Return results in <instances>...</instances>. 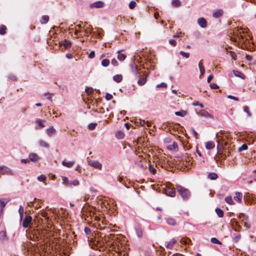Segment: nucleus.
Here are the masks:
<instances>
[{
  "instance_id": "obj_1",
  "label": "nucleus",
  "mask_w": 256,
  "mask_h": 256,
  "mask_svg": "<svg viewBox=\"0 0 256 256\" xmlns=\"http://www.w3.org/2000/svg\"><path fill=\"white\" fill-rule=\"evenodd\" d=\"M176 188L178 194L184 200H186L189 199L190 196V192L188 189L179 185L176 186Z\"/></svg>"
},
{
  "instance_id": "obj_2",
  "label": "nucleus",
  "mask_w": 256,
  "mask_h": 256,
  "mask_svg": "<svg viewBox=\"0 0 256 256\" xmlns=\"http://www.w3.org/2000/svg\"><path fill=\"white\" fill-rule=\"evenodd\" d=\"M2 175H13L14 172L12 170L9 168L2 166H0V176Z\"/></svg>"
},
{
  "instance_id": "obj_3",
  "label": "nucleus",
  "mask_w": 256,
  "mask_h": 256,
  "mask_svg": "<svg viewBox=\"0 0 256 256\" xmlns=\"http://www.w3.org/2000/svg\"><path fill=\"white\" fill-rule=\"evenodd\" d=\"M88 165L90 166L101 170L102 169V164L100 163L98 160H89L88 161Z\"/></svg>"
},
{
  "instance_id": "obj_4",
  "label": "nucleus",
  "mask_w": 256,
  "mask_h": 256,
  "mask_svg": "<svg viewBox=\"0 0 256 256\" xmlns=\"http://www.w3.org/2000/svg\"><path fill=\"white\" fill-rule=\"evenodd\" d=\"M32 221V218L30 216H26L24 220L22 222V226L24 228H27L29 226L30 224Z\"/></svg>"
},
{
  "instance_id": "obj_5",
  "label": "nucleus",
  "mask_w": 256,
  "mask_h": 256,
  "mask_svg": "<svg viewBox=\"0 0 256 256\" xmlns=\"http://www.w3.org/2000/svg\"><path fill=\"white\" fill-rule=\"evenodd\" d=\"M240 218L242 219V224L244 227L248 228L250 227V224L248 222V218L244 214H240Z\"/></svg>"
},
{
  "instance_id": "obj_6",
  "label": "nucleus",
  "mask_w": 256,
  "mask_h": 256,
  "mask_svg": "<svg viewBox=\"0 0 256 256\" xmlns=\"http://www.w3.org/2000/svg\"><path fill=\"white\" fill-rule=\"evenodd\" d=\"M164 193L166 195L170 197H174L176 195L174 190L170 187H167L164 189Z\"/></svg>"
},
{
  "instance_id": "obj_7",
  "label": "nucleus",
  "mask_w": 256,
  "mask_h": 256,
  "mask_svg": "<svg viewBox=\"0 0 256 256\" xmlns=\"http://www.w3.org/2000/svg\"><path fill=\"white\" fill-rule=\"evenodd\" d=\"M177 240L175 238H173L169 242H165V246L168 249L171 250L173 248Z\"/></svg>"
},
{
  "instance_id": "obj_8",
  "label": "nucleus",
  "mask_w": 256,
  "mask_h": 256,
  "mask_svg": "<svg viewBox=\"0 0 256 256\" xmlns=\"http://www.w3.org/2000/svg\"><path fill=\"white\" fill-rule=\"evenodd\" d=\"M28 158L30 160L34 162H38L40 159V158L35 153H30Z\"/></svg>"
},
{
  "instance_id": "obj_9",
  "label": "nucleus",
  "mask_w": 256,
  "mask_h": 256,
  "mask_svg": "<svg viewBox=\"0 0 256 256\" xmlns=\"http://www.w3.org/2000/svg\"><path fill=\"white\" fill-rule=\"evenodd\" d=\"M46 122L45 120L37 118L36 120V122L38 124V126H36V129L43 128L45 126L44 123Z\"/></svg>"
},
{
  "instance_id": "obj_10",
  "label": "nucleus",
  "mask_w": 256,
  "mask_h": 256,
  "mask_svg": "<svg viewBox=\"0 0 256 256\" xmlns=\"http://www.w3.org/2000/svg\"><path fill=\"white\" fill-rule=\"evenodd\" d=\"M140 77L139 80H138V84L140 86L144 85L146 82V75L144 74V76H141L140 74H138Z\"/></svg>"
},
{
  "instance_id": "obj_11",
  "label": "nucleus",
  "mask_w": 256,
  "mask_h": 256,
  "mask_svg": "<svg viewBox=\"0 0 256 256\" xmlns=\"http://www.w3.org/2000/svg\"><path fill=\"white\" fill-rule=\"evenodd\" d=\"M198 23L199 26L202 28H205L207 26V22L205 18H198Z\"/></svg>"
},
{
  "instance_id": "obj_12",
  "label": "nucleus",
  "mask_w": 256,
  "mask_h": 256,
  "mask_svg": "<svg viewBox=\"0 0 256 256\" xmlns=\"http://www.w3.org/2000/svg\"><path fill=\"white\" fill-rule=\"evenodd\" d=\"M199 114L203 117L206 118H212V115L206 110H202L199 112Z\"/></svg>"
},
{
  "instance_id": "obj_13",
  "label": "nucleus",
  "mask_w": 256,
  "mask_h": 256,
  "mask_svg": "<svg viewBox=\"0 0 256 256\" xmlns=\"http://www.w3.org/2000/svg\"><path fill=\"white\" fill-rule=\"evenodd\" d=\"M56 132V130L52 126H50L46 130V134L49 137H52V136H53L55 134Z\"/></svg>"
},
{
  "instance_id": "obj_14",
  "label": "nucleus",
  "mask_w": 256,
  "mask_h": 256,
  "mask_svg": "<svg viewBox=\"0 0 256 256\" xmlns=\"http://www.w3.org/2000/svg\"><path fill=\"white\" fill-rule=\"evenodd\" d=\"M104 6V3L102 1H98L90 4V7H94L96 8H102Z\"/></svg>"
},
{
  "instance_id": "obj_15",
  "label": "nucleus",
  "mask_w": 256,
  "mask_h": 256,
  "mask_svg": "<svg viewBox=\"0 0 256 256\" xmlns=\"http://www.w3.org/2000/svg\"><path fill=\"white\" fill-rule=\"evenodd\" d=\"M79 184H80L79 181L77 179H74L73 180H69L68 182H67V183H66V186H77L79 185Z\"/></svg>"
},
{
  "instance_id": "obj_16",
  "label": "nucleus",
  "mask_w": 256,
  "mask_h": 256,
  "mask_svg": "<svg viewBox=\"0 0 256 256\" xmlns=\"http://www.w3.org/2000/svg\"><path fill=\"white\" fill-rule=\"evenodd\" d=\"M131 69L132 72L134 74L137 76H139L138 74H140L139 72H138V68L136 66V65L134 63H132L130 64Z\"/></svg>"
},
{
  "instance_id": "obj_17",
  "label": "nucleus",
  "mask_w": 256,
  "mask_h": 256,
  "mask_svg": "<svg viewBox=\"0 0 256 256\" xmlns=\"http://www.w3.org/2000/svg\"><path fill=\"white\" fill-rule=\"evenodd\" d=\"M223 14V10L221 9L217 10L213 12V16L215 18L220 17Z\"/></svg>"
},
{
  "instance_id": "obj_18",
  "label": "nucleus",
  "mask_w": 256,
  "mask_h": 256,
  "mask_svg": "<svg viewBox=\"0 0 256 256\" xmlns=\"http://www.w3.org/2000/svg\"><path fill=\"white\" fill-rule=\"evenodd\" d=\"M38 144L41 147H44L46 148H50V144L46 142L42 139L38 140Z\"/></svg>"
},
{
  "instance_id": "obj_19",
  "label": "nucleus",
  "mask_w": 256,
  "mask_h": 256,
  "mask_svg": "<svg viewBox=\"0 0 256 256\" xmlns=\"http://www.w3.org/2000/svg\"><path fill=\"white\" fill-rule=\"evenodd\" d=\"M180 242L182 244H192L191 240L188 238H182L180 239Z\"/></svg>"
},
{
  "instance_id": "obj_20",
  "label": "nucleus",
  "mask_w": 256,
  "mask_h": 256,
  "mask_svg": "<svg viewBox=\"0 0 256 256\" xmlns=\"http://www.w3.org/2000/svg\"><path fill=\"white\" fill-rule=\"evenodd\" d=\"M60 45H63L66 49L70 48L72 46V42L70 41L64 40L60 42Z\"/></svg>"
},
{
  "instance_id": "obj_21",
  "label": "nucleus",
  "mask_w": 256,
  "mask_h": 256,
  "mask_svg": "<svg viewBox=\"0 0 256 256\" xmlns=\"http://www.w3.org/2000/svg\"><path fill=\"white\" fill-rule=\"evenodd\" d=\"M234 74L236 77H238L241 78L242 79H244L245 78V76L240 72L236 70H233Z\"/></svg>"
},
{
  "instance_id": "obj_22",
  "label": "nucleus",
  "mask_w": 256,
  "mask_h": 256,
  "mask_svg": "<svg viewBox=\"0 0 256 256\" xmlns=\"http://www.w3.org/2000/svg\"><path fill=\"white\" fill-rule=\"evenodd\" d=\"M74 161L66 162V160H63L62 162V164L68 168H72L74 165Z\"/></svg>"
},
{
  "instance_id": "obj_23",
  "label": "nucleus",
  "mask_w": 256,
  "mask_h": 256,
  "mask_svg": "<svg viewBox=\"0 0 256 256\" xmlns=\"http://www.w3.org/2000/svg\"><path fill=\"white\" fill-rule=\"evenodd\" d=\"M198 66L200 68V76H204V72H205V68L202 62V60H200L199 62V63L198 64Z\"/></svg>"
},
{
  "instance_id": "obj_24",
  "label": "nucleus",
  "mask_w": 256,
  "mask_h": 256,
  "mask_svg": "<svg viewBox=\"0 0 256 256\" xmlns=\"http://www.w3.org/2000/svg\"><path fill=\"white\" fill-rule=\"evenodd\" d=\"M242 198V194L241 192H236L235 194V196L234 198L235 200L238 201V202H240Z\"/></svg>"
},
{
  "instance_id": "obj_25",
  "label": "nucleus",
  "mask_w": 256,
  "mask_h": 256,
  "mask_svg": "<svg viewBox=\"0 0 256 256\" xmlns=\"http://www.w3.org/2000/svg\"><path fill=\"white\" fill-rule=\"evenodd\" d=\"M214 144L212 142H208L206 143V148L207 150H212L214 148Z\"/></svg>"
},
{
  "instance_id": "obj_26",
  "label": "nucleus",
  "mask_w": 256,
  "mask_h": 256,
  "mask_svg": "<svg viewBox=\"0 0 256 256\" xmlns=\"http://www.w3.org/2000/svg\"><path fill=\"white\" fill-rule=\"evenodd\" d=\"M187 112L184 110H181L180 111L176 112L175 114L177 116L184 117L187 114Z\"/></svg>"
},
{
  "instance_id": "obj_27",
  "label": "nucleus",
  "mask_w": 256,
  "mask_h": 256,
  "mask_svg": "<svg viewBox=\"0 0 256 256\" xmlns=\"http://www.w3.org/2000/svg\"><path fill=\"white\" fill-rule=\"evenodd\" d=\"M136 123L142 126H144L146 124L147 126L149 127L150 126V124L148 122H146L144 120L142 119H139L138 121L136 122Z\"/></svg>"
},
{
  "instance_id": "obj_28",
  "label": "nucleus",
  "mask_w": 256,
  "mask_h": 256,
  "mask_svg": "<svg viewBox=\"0 0 256 256\" xmlns=\"http://www.w3.org/2000/svg\"><path fill=\"white\" fill-rule=\"evenodd\" d=\"M135 230H136V236L138 237V238H141L142 236V228L138 226V227H136L135 228Z\"/></svg>"
},
{
  "instance_id": "obj_29",
  "label": "nucleus",
  "mask_w": 256,
  "mask_h": 256,
  "mask_svg": "<svg viewBox=\"0 0 256 256\" xmlns=\"http://www.w3.org/2000/svg\"><path fill=\"white\" fill-rule=\"evenodd\" d=\"M122 76L121 74H116L113 76V80L116 82H120L122 80Z\"/></svg>"
},
{
  "instance_id": "obj_30",
  "label": "nucleus",
  "mask_w": 256,
  "mask_h": 256,
  "mask_svg": "<svg viewBox=\"0 0 256 256\" xmlns=\"http://www.w3.org/2000/svg\"><path fill=\"white\" fill-rule=\"evenodd\" d=\"M218 178V175L215 172H210L208 174V178L212 180H215Z\"/></svg>"
},
{
  "instance_id": "obj_31",
  "label": "nucleus",
  "mask_w": 256,
  "mask_h": 256,
  "mask_svg": "<svg viewBox=\"0 0 256 256\" xmlns=\"http://www.w3.org/2000/svg\"><path fill=\"white\" fill-rule=\"evenodd\" d=\"M18 212L20 214V220H22L23 218V214L24 212V209L22 206H20L18 209Z\"/></svg>"
},
{
  "instance_id": "obj_32",
  "label": "nucleus",
  "mask_w": 256,
  "mask_h": 256,
  "mask_svg": "<svg viewBox=\"0 0 256 256\" xmlns=\"http://www.w3.org/2000/svg\"><path fill=\"white\" fill-rule=\"evenodd\" d=\"M168 224L172 226H174L176 224V222L174 219L172 218H168L166 220Z\"/></svg>"
},
{
  "instance_id": "obj_33",
  "label": "nucleus",
  "mask_w": 256,
  "mask_h": 256,
  "mask_svg": "<svg viewBox=\"0 0 256 256\" xmlns=\"http://www.w3.org/2000/svg\"><path fill=\"white\" fill-rule=\"evenodd\" d=\"M168 148L170 150H177L178 148V146L176 142H174L172 144L168 146Z\"/></svg>"
},
{
  "instance_id": "obj_34",
  "label": "nucleus",
  "mask_w": 256,
  "mask_h": 256,
  "mask_svg": "<svg viewBox=\"0 0 256 256\" xmlns=\"http://www.w3.org/2000/svg\"><path fill=\"white\" fill-rule=\"evenodd\" d=\"M7 239L6 232L2 230L0 232V240H4Z\"/></svg>"
},
{
  "instance_id": "obj_35",
  "label": "nucleus",
  "mask_w": 256,
  "mask_h": 256,
  "mask_svg": "<svg viewBox=\"0 0 256 256\" xmlns=\"http://www.w3.org/2000/svg\"><path fill=\"white\" fill-rule=\"evenodd\" d=\"M172 5L174 7H178L181 5V2L179 0H173L172 2Z\"/></svg>"
},
{
  "instance_id": "obj_36",
  "label": "nucleus",
  "mask_w": 256,
  "mask_h": 256,
  "mask_svg": "<svg viewBox=\"0 0 256 256\" xmlns=\"http://www.w3.org/2000/svg\"><path fill=\"white\" fill-rule=\"evenodd\" d=\"M216 212L219 218H222L224 216V212L220 208H216Z\"/></svg>"
},
{
  "instance_id": "obj_37",
  "label": "nucleus",
  "mask_w": 256,
  "mask_h": 256,
  "mask_svg": "<svg viewBox=\"0 0 256 256\" xmlns=\"http://www.w3.org/2000/svg\"><path fill=\"white\" fill-rule=\"evenodd\" d=\"M8 202V200H4V199H0V208L4 209Z\"/></svg>"
},
{
  "instance_id": "obj_38",
  "label": "nucleus",
  "mask_w": 256,
  "mask_h": 256,
  "mask_svg": "<svg viewBox=\"0 0 256 256\" xmlns=\"http://www.w3.org/2000/svg\"><path fill=\"white\" fill-rule=\"evenodd\" d=\"M49 20V17L48 16H43L40 20V22L42 24H46Z\"/></svg>"
},
{
  "instance_id": "obj_39",
  "label": "nucleus",
  "mask_w": 256,
  "mask_h": 256,
  "mask_svg": "<svg viewBox=\"0 0 256 256\" xmlns=\"http://www.w3.org/2000/svg\"><path fill=\"white\" fill-rule=\"evenodd\" d=\"M110 64V60L108 59H104L102 61V65L104 67L108 66Z\"/></svg>"
},
{
  "instance_id": "obj_40",
  "label": "nucleus",
  "mask_w": 256,
  "mask_h": 256,
  "mask_svg": "<svg viewBox=\"0 0 256 256\" xmlns=\"http://www.w3.org/2000/svg\"><path fill=\"white\" fill-rule=\"evenodd\" d=\"M118 59L120 61H123L126 58V56L123 54H119L117 56Z\"/></svg>"
},
{
  "instance_id": "obj_41",
  "label": "nucleus",
  "mask_w": 256,
  "mask_h": 256,
  "mask_svg": "<svg viewBox=\"0 0 256 256\" xmlns=\"http://www.w3.org/2000/svg\"><path fill=\"white\" fill-rule=\"evenodd\" d=\"M226 202L230 204H234L233 200L232 199V198L231 196H227L225 198Z\"/></svg>"
},
{
  "instance_id": "obj_42",
  "label": "nucleus",
  "mask_w": 256,
  "mask_h": 256,
  "mask_svg": "<svg viewBox=\"0 0 256 256\" xmlns=\"http://www.w3.org/2000/svg\"><path fill=\"white\" fill-rule=\"evenodd\" d=\"M244 111L248 114V116H251L252 114L250 111V108L248 106H245L244 108Z\"/></svg>"
},
{
  "instance_id": "obj_43",
  "label": "nucleus",
  "mask_w": 256,
  "mask_h": 256,
  "mask_svg": "<svg viewBox=\"0 0 256 256\" xmlns=\"http://www.w3.org/2000/svg\"><path fill=\"white\" fill-rule=\"evenodd\" d=\"M46 176L44 174H42L38 176L37 178L38 180L42 182H44V181L46 180Z\"/></svg>"
},
{
  "instance_id": "obj_44",
  "label": "nucleus",
  "mask_w": 256,
  "mask_h": 256,
  "mask_svg": "<svg viewBox=\"0 0 256 256\" xmlns=\"http://www.w3.org/2000/svg\"><path fill=\"white\" fill-rule=\"evenodd\" d=\"M180 54L184 57L188 58L190 57V54L188 52H186L184 51H180Z\"/></svg>"
},
{
  "instance_id": "obj_45",
  "label": "nucleus",
  "mask_w": 256,
  "mask_h": 256,
  "mask_svg": "<svg viewBox=\"0 0 256 256\" xmlns=\"http://www.w3.org/2000/svg\"><path fill=\"white\" fill-rule=\"evenodd\" d=\"M210 242L213 244H220V242L216 238H212L210 240Z\"/></svg>"
},
{
  "instance_id": "obj_46",
  "label": "nucleus",
  "mask_w": 256,
  "mask_h": 256,
  "mask_svg": "<svg viewBox=\"0 0 256 256\" xmlns=\"http://www.w3.org/2000/svg\"><path fill=\"white\" fill-rule=\"evenodd\" d=\"M96 125H97L96 123H91V124H88V126L89 130H94L96 128Z\"/></svg>"
},
{
  "instance_id": "obj_47",
  "label": "nucleus",
  "mask_w": 256,
  "mask_h": 256,
  "mask_svg": "<svg viewBox=\"0 0 256 256\" xmlns=\"http://www.w3.org/2000/svg\"><path fill=\"white\" fill-rule=\"evenodd\" d=\"M248 148V147L247 145H246V144H244L238 148V150L239 152H242V150H247Z\"/></svg>"
},
{
  "instance_id": "obj_48",
  "label": "nucleus",
  "mask_w": 256,
  "mask_h": 256,
  "mask_svg": "<svg viewBox=\"0 0 256 256\" xmlns=\"http://www.w3.org/2000/svg\"><path fill=\"white\" fill-rule=\"evenodd\" d=\"M6 26H1L0 28V34H4L5 33H6Z\"/></svg>"
},
{
  "instance_id": "obj_49",
  "label": "nucleus",
  "mask_w": 256,
  "mask_h": 256,
  "mask_svg": "<svg viewBox=\"0 0 256 256\" xmlns=\"http://www.w3.org/2000/svg\"><path fill=\"white\" fill-rule=\"evenodd\" d=\"M136 6V2L132 0L130 2L129 4V8L130 9H133Z\"/></svg>"
},
{
  "instance_id": "obj_50",
  "label": "nucleus",
  "mask_w": 256,
  "mask_h": 256,
  "mask_svg": "<svg viewBox=\"0 0 256 256\" xmlns=\"http://www.w3.org/2000/svg\"><path fill=\"white\" fill-rule=\"evenodd\" d=\"M84 230L86 235H88L91 233V230L88 227H86Z\"/></svg>"
},
{
  "instance_id": "obj_51",
  "label": "nucleus",
  "mask_w": 256,
  "mask_h": 256,
  "mask_svg": "<svg viewBox=\"0 0 256 256\" xmlns=\"http://www.w3.org/2000/svg\"><path fill=\"white\" fill-rule=\"evenodd\" d=\"M230 56L232 57V58L233 59H234V60H236V54L234 52H232V51L230 52Z\"/></svg>"
},
{
  "instance_id": "obj_52",
  "label": "nucleus",
  "mask_w": 256,
  "mask_h": 256,
  "mask_svg": "<svg viewBox=\"0 0 256 256\" xmlns=\"http://www.w3.org/2000/svg\"><path fill=\"white\" fill-rule=\"evenodd\" d=\"M69 180L66 177H62V184L66 186L67 182H68Z\"/></svg>"
},
{
  "instance_id": "obj_53",
  "label": "nucleus",
  "mask_w": 256,
  "mask_h": 256,
  "mask_svg": "<svg viewBox=\"0 0 256 256\" xmlns=\"http://www.w3.org/2000/svg\"><path fill=\"white\" fill-rule=\"evenodd\" d=\"M228 98H230V99H232L234 100H236V101H238L239 100V98H236V97H235L234 96H231V95H228L227 96Z\"/></svg>"
},
{
  "instance_id": "obj_54",
  "label": "nucleus",
  "mask_w": 256,
  "mask_h": 256,
  "mask_svg": "<svg viewBox=\"0 0 256 256\" xmlns=\"http://www.w3.org/2000/svg\"><path fill=\"white\" fill-rule=\"evenodd\" d=\"M105 98L108 100H110L111 99H112V96L110 94H108V93H106V96H105Z\"/></svg>"
},
{
  "instance_id": "obj_55",
  "label": "nucleus",
  "mask_w": 256,
  "mask_h": 256,
  "mask_svg": "<svg viewBox=\"0 0 256 256\" xmlns=\"http://www.w3.org/2000/svg\"><path fill=\"white\" fill-rule=\"evenodd\" d=\"M169 43L172 45V46H175L176 45V40L172 39V40H169Z\"/></svg>"
},
{
  "instance_id": "obj_56",
  "label": "nucleus",
  "mask_w": 256,
  "mask_h": 256,
  "mask_svg": "<svg viewBox=\"0 0 256 256\" xmlns=\"http://www.w3.org/2000/svg\"><path fill=\"white\" fill-rule=\"evenodd\" d=\"M210 86L212 89H217L218 88V86L215 83H211Z\"/></svg>"
},
{
  "instance_id": "obj_57",
  "label": "nucleus",
  "mask_w": 256,
  "mask_h": 256,
  "mask_svg": "<svg viewBox=\"0 0 256 256\" xmlns=\"http://www.w3.org/2000/svg\"><path fill=\"white\" fill-rule=\"evenodd\" d=\"M95 56V52L94 50L92 51L88 54V58H93Z\"/></svg>"
},
{
  "instance_id": "obj_58",
  "label": "nucleus",
  "mask_w": 256,
  "mask_h": 256,
  "mask_svg": "<svg viewBox=\"0 0 256 256\" xmlns=\"http://www.w3.org/2000/svg\"><path fill=\"white\" fill-rule=\"evenodd\" d=\"M116 136L118 138H122L124 137V134L120 132L116 134Z\"/></svg>"
},
{
  "instance_id": "obj_59",
  "label": "nucleus",
  "mask_w": 256,
  "mask_h": 256,
  "mask_svg": "<svg viewBox=\"0 0 256 256\" xmlns=\"http://www.w3.org/2000/svg\"><path fill=\"white\" fill-rule=\"evenodd\" d=\"M8 78L10 79L11 80L14 81L16 80V78L15 76L12 74H10L8 76Z\"/></svg>"
},
{
  "instance_id": "obj_60",
  "label": "nucleus",
  "mask_w": 256,
  "mask_h": 256,
  "mask_svg": "<svg viewBox=\"0 0 256 256\" xmlns=\"http://www.w3.org/2000/svg\"><path fill=\"white\" fill-rule=\"evenodd\" d=\"M111 63L114 66H116L118 64L117 60L114 58L112 60Z\"/></svg>"
},
{
  "instance_id": "obj_61",
  "label": "nucleus",
  "mask_w": 256,
  "mask_h": 256,
  "mask_svg": "<svg viewBox=\"0 0 256 256\" xmlns=\"http://www.w3.org/2000/svg\"><path fill=\"white\" fill-rule=\"evenodd\" d=\"M156 86H157V88H160V87L166 88V84L164 82H162L160 84H158Z\"/></svg>"
},
{
  "instance_id": "obj_62",
  "label": "nucleus",
  "mask_w": 256,
  "mask_h": 256,
  "mask_svg": "<svg viewBox=\"0 0 256 256\" xmlns=\"http://www.w3.org/2000/svg\"><path fill=\"white\" fill-rule=\"evenodd\" d=\"M192 104L194 106H199L201 108H204V105L202 104L199 103L198 102H193Z\"/></svg>"
},
{
  "instance_id": "obj_63",
  "label": "nucleus",
  "mask_w": 256,
  "mask_h": 256,
  "mask_svg": "<svg viewBox=\"0 0 256 256\" xmlns=\"http://www.w3.org/2000/svg\"><path fill=\"white\" fill-rule=\"evenodd\" d=\"M150 170L152 172L153 174H155L156 172V170L151 166L150 168Z\"/></svg>"
},
{
  "instance_id": "obj_64",
  "label": "nucleus",
  "mask_w": 256,
  "mask_h": 256,
  "mask_svg": "<svg viewBox=\"0 0 256 256\" xmlns=\"http://www.w3.org/2000/svg\"><path fill=\"white\" fill-rule=\"evenodd\" d=\"M213 78V76L210 74V75L208 78V79H207V81L209 83L212 80V79Z\"/></svg>"
}]
</instances>
